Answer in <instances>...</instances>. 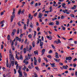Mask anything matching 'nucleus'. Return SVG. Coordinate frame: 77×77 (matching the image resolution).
<instances>
[{
  "instance_id": "f257e3e1",
  "label": "nucleus",
  "mask_w": 77,
  "mask_h": 77,
  "mask_svg": "<svg viewBox=\"0 0 77 77\" xmlns=\"http://www.w3.org/2000/svg\"><path fill=\"white\" fill-rule=\"evenodd\" d=\"M9 53H10V54L9 55L10 61L14 60L15 59H14V55L12 54V51H11V49H10Z\"/></svg>"
},
{
  "instance_id": "f03ea898",
  "label": "nucleus",
  "mask_w": 77,
  "mask_h": 77,
  "mask_svg": "<svg viewBox=\"0 0 77 77\" xmlns=\"http://www.w3.org/2000/svg\"><path fill=\"white\" fill-rule=\"evenodd\" d=\"M15 8H14L13 9V12H12V15L11 16V22H12L14 18H15Z\"/></svg>"
},
{
  "instance_id": "7ed1b4c3",
  "label": "nucleus",
  "mask_w": 77,
  "mask_h": 77,
  "mask_svg": "<svg viewBox=\"0 0 77 77\" xmlns=\"http://www.w3.org/2000/svg\"><path fill=\"white\" fill-rule=\"evenodd\" d=\"M9 63V68H10L11 67V64L12 66H14V60L13 61H11Z\"/></svg>"
},
{
  "instance_id": "20e7f679",
  "label": "nucleus",
  "mask_w": 77,
  "mask_h": 77,
  "mask_svg": "<svg viewBox=\"0 0 77 77\" xmlns=\"http://www.w3.org/2000/svg\"><path fill=\"white\" fill-rule=\"evenodd\" d=\"M42 17V13H41V12H39L38 14V18H41Z\"/></svg>"
},
{
  "instance_id": "39448f33",
  "label": "nucleus",
  "mask_w": 77,
  "mask_h": 77,
  "mask_svg": "<svg viewBox=\"0 0 77 77\" xmlns=\"http://www.w3.org/2000/svg\"><path fill=\"white\" fill-rule=\"evenodd\" d=\"M71 59H72V57H66V60H71Z\"/></svg>"
},
{
  "instance_id": "423d86ee",
  "label": "nucleus",
  "mask_w": 77,
  "mask_h": 77,
  "mask_svg": "<svg viewBox=\"0 0 77 77\" xmlns=\"http://www.w3.org/2000/svg\"><path fill=\"white\" fill-rule=\"evenodd\" d=\"M54 59L57 62H60V59H57L56 58H54Z\"/></svg>"
},
{
  "instance_id": "0eeeda50",
  "label": "nucleus",
  "mask_w": 77,
  "mask_h": 77,
  "mask_svg": "<svg viewBox=\"0 0 77 77\" xmlns=\"http://www.w3.org/2000/svg\"><path fill=\"white\" fill-rule=\"evenodd\" d=\"M45 49H43L42 51V55H43L44 54V53H45Z\"/></svg>"
},
{
  "instance_id": "6e6552de",
  "label": "nucleus",
  "mask_w": 77,
  "mask_h": 77,
  "mask_svg": "<svg viewBox=\"0 0 77 77\" xmlns=\"http://www.w3.org/2000/svg\"><path fill=\"white\" fill-rule=\"evenodd\" d=\"M30 27H31V28H33V24H32V23L31 22L29 24Z\"/></svg>"
},
{
  "instance_id": "1a4fd4ad",
  "label": "nucleus",
  "mask_w": 77,
  "mask_h": 77,
  "mask_svg": "<svg viewBox=\"0 0 77 77\" xmlns=\"http://www.w3.org/2000/svg\"><path fill=\"white\" fill-rule=\"evenodd\" d=\"M6 65V66L7 67H9V63H8V60H7Z\"/></svg>"
},
{
  "instance_id": "9d476101",
  "label": "nucleus",
  "mask_w": 77,
  "mask_h": 77,
  "mask_svg": "<svg viewBox=\"0 0 77 77\" xmlns=\"http://www.w3.org/2000/svg\"><path fill=\"white\" fill-rule=\"evenodd\" d=\"M67 11H68V10L66 9L63 10V12L64 14H65V13H66V12Z\"/></svg>"
},
{
  "instance_id": "9b49d317",
  "label": "nucleus",
  "mask_w": 77,
  "mask_h": 77,
  "mask_svg": "<svg viewBox=\"0 0 77 77\" xmlns=\"http://www.w3.org/2000/svg\"><path fill=\"white\" fill-rule=\"evenodd\" d=\"M23 74H24V75L25 77H27V73L26 72H23Z\"/></svg>"
},
{
  "instance_id": "f8f14e48",
  "label": "nucleus",
  "mask_w": 77,
  "mask_h": 77,
  "mask_svg": "<svg viewBox=\"0 0 77 77\" xmlns=\"http://www.w3.org/2000/svg\"><path fill=\"white\" fill-rule=\"evenodd\" d=\"M34 54L38 55V52L37 51H34Z\"/></svg>"
},
{
  "instance_id": "ddd939ff",
  "label": "nucleus",
  "mask_w": 77,
  "mask_h": 77,
  "mask_svg": "<svg viewBox=\"0 0 77 77\" xmlns=\"http://www.w3.org/2000/svg\"><path fill=\"white\" fill-rule=\"evenodd\" d=\"M26 59H27L28 60H29L28 59H30V55L28 56V57L27 58H26Z\"/></svg>"
},
{
  "instance_id": "4468645a",
  "label": "nucleus",
  "mask_w": 77,
  "mask_h": 77,
  "mask_svg": "<svg viewBox=\"0 0 77 77\" xmlns=\"http://www.w3.org/2000/svg\"><path fill=\"white\" fill-rule=\"evenodd\" d=\"M40 47H42V46L43 45V43L42 42H41L40 43Z\"/></svg>"
},
{
  "instance_id": "2eb2a0df",
  "label": "nucleus",
  "mask_w": 77,
  "mask_h": 77,
  "mask_svg": "<svg viewBox=\"0 0 77 77\" xmlns=\"http://www.w3.org/2000/svg\"><path fill=\"white\" fill-rule=\"evenodd\" d=\"M16 59H18V60H19V58H18V54H16Z\"/></svg>"
},
{
  "instance_id": "dca6fc26",
  "label": "nucleus",
  "mask_w": 77,
  "mask_h": 77,
  "mask_svg": "<svg viewBox=\"0 0 77 77\" xmlns=\"http://www.w3.org/2000/svg\"><path fill=\"white\" fill-rule=\"evenodd\" d=\"M18 72L19 74H22V71H21V70L18 71Z\"/></svg>"
},
{
  "instance_id": "f3484780",
  "label": "nucleus",
  "mask_w": 77,
  "mask_h": 77,
  "mask_svg": "<svg viewBox=\"0 0 77 77\" xmlns=\"http://www.w3.org/2000/svg\"><path fill=\"white\" fill-rule=\"evenodd\" d=\"M51 64L52 67H53V68H54V65H55V63H52V64Z\"/></svg>"
},
{
  "instance_id": "a211bd4d",
  "label": "nucleus",
  "mask_w": 77,
  "mask_h": 77,
  "mask_svg": "<svg viewBox=\"0 0 77 77\" xmlns=\"http://www.w3.org/2000/svg\"><path fill=\"white\" fill-rule=\"evenodd\" d=\"M35 68L37 71H39V67H38V66L35 67Z\"/></svg>"
},
{
  "instance_id": "6ab92c4d",
  "label": "nucleus",
  "mask_w": 77,
  "mask_h": 77,
  "mask_svg": "<svg viewBox=\"0 0 77 77\" xmlns=\"http://www.w3.org/2000/svg\"><path fill=\"white\" fill-rule=\"evenodd\" d=\"M50 23H49V25H51V26H53V25H54V23L53 22H50Z\"/></svg>"
},
{
  "instance_id": "aec40b11",
  "label": "nucleus",
  "mask_w": 77,
  "mask_h": 77,
  "mask_svg": "<svg viewBox=\"0 0 77 77\" xmlns=\"http://www.w3.org/2000/svg\"><path fill=\"white\" fill-rule=\"evenodd\" d=\"M7 39H8V41L9 40H10V35H8V37H7Z\"/></svg>"
},
{
  "instance_id": "412c9836",
  "label": "nucleus",
  "mask_w": 77,
  "mask_h": 77,
  "mask_svg": "<svg viewBox=\"0 0 77 77\" xmlns=\"http://www.w3.org/2000/svg\"><path fill=\"white\" fill-rule=\"evenodd\" d=\"M24 11H25V10L24 9H23L22 11H21V14H24Z\"/></svg>"
},
{
  "instance_id": "4be33fe9",
  "label": "nucleus",
  "mask_w": 77,
  "mask_h": 77,
  "mask_svg": "<svg viewBox=\"0 0 77 77\" xmlns=\"http://www.w3.org/2000/svg\"><path fill=\"white\" fill-rule=\"evenodd\" d=\"M23 52L24 53H26V48H24L23 50Z\"/></svg>"
},
{
  "instance_id": "5701e85b",
  "label": "nucleus",
  "mask_w": 77,
  "mask_h": 77,
  "mask_svg": "<svg viewBox=\"0 0 77 77\" xmlns=\"http://www.w3.org/2000/svg\"><path fill=\"white\" fill-rule=\"evenodd\" d=\"M47 57L48 58H50V59H51V58H52L51 56L50 55H48Z\"/></svg>"
},
{
  "instance_id": "b1692460",
  "label": "nucleus",
  "mask_w": 77,
  "mask_h": 77,
  "mask_svg": "<svg viewBox=\"0 0 77 77\" xmlns=\"http://www.w3.org/2000/svg\"><path fill=\"white\" fill-rule=\"evenodd\" d=\"M21 13V10L20 9L18 12V14H19V15H20V13Z\"/></svg>"
},
{
  "instance_id": "393cba45",
  "label": "nucleus",
  "mask_w": 77,
  "mask_h": 77,
  "mask_svg": "<svg viewBox=\"0 0 77 77\" xmlns=\"http://www.w3.org/2000/svg\"><path fill=\"white\" fill-rule=\"evenodd\" d=\"M32 45L33 47H35V42H33L32 43Z\"/></svg>"
},
{
  "instance_id": "a878e982",
  "label": "nucleus",
  "mask_w": 77,
  "mask_h": 77,
  "mask_svg": "<svg viewBox=\"0 0 77 77\" xmlns=\"http://www.w3.org/2000/svg\"><path fill=\"white\" fill-rule=\"evenodd\" d=\"M38 60L39 63H40L41 62V58L39 57L38 59Z\"/></svg>"
},
{
  "instance_id": "bb28decb",
  "label": "nucleus",
  "mask_w": 77,
  "mask_h": 77,
  "mask_svg": "<svg viewBox=\"0 0 77 77\" xmlns=\"http://www.w3.org/2000/svg\"><path fill=\"white\" fill-rule=\"evenodd\" d=\"M44 59L45 60H46L47 62H48V60H47V59L45 57L44 58Z\"/></svg>"
},
{
  "instance_id": "cd10ccee",
  "label": "nucleus",
  "mask_w": 77,
  "mask_h": 77,
  "mask_svg": "<svg viewBox=\"0 0 77 77\" xmlns=\"http://www.w3.org/2000/svg\"><path fill=\"white\" fill-rule=\"evenodd\" d=\"M13 45H11L12 50L14 51V50H15V47H14V46H13Z\"/></svg>"
},
{
  "instance_id": "c85d7f7f",
  "label": "nucleus",
  "mask_w": 77,
  "mask_h": 77,
  "mask_svg": "<svg viewBox=\"0 0 77 77\" xmlns=\"http://www.w3.org/2000/svg\"><path fill=\"white\" fill-rule=\"evenodd\" d=\"M61 5L63 7L64 6H65L66 5V4L65 3H63L61 4Z\"/></svg>"
},
{
  "instance_id": "c756f323",
  "label": "nucleus",
  "mask_w": 77,
  "mask_h": 77,
  "mask_svg": "<svg viewBox=\"0 0 77 77\" xmlns=\"http://www.w3.org/2000/svg\"><path fill=\"white\" fill-rule=\"evenodd\" d=\"M57 41H58L57 42H58V44H59V43H61V42L60 41V39H58Z\"/></svg>"
},
{
  "instance_id": "7c9ffc66",
  "label": "nucleus",
  "mask_w": 77,
  "mask_h": 77,
  "mask_svg": "<svg viewBox=\"0 0 77 77\" xmlns=\"http://www.w3.org/2000/svg\"><path fill=\"white\" fill-rule=\"evenodd\" d=\"M20 32V29L19 28L17 29V34H18Z\"/></svg>"
},
{
  "instance_id": "2f4dec72",
  "label": "nucleus",
  "mask_w": 77,
  "mask_h": 77,
  "mask_svg": "<svg viewBox=\"0 0 77 77\" xmlns=\"http://www.w3.org/2000/svg\"><path fill=\"white\" fill-rule=\"evenodd\" d=\"M65 16L62 15L61 17V19H63V18H65Z\"/></svg>"
},
{
  "instance_id": "473e14b6",
  "label": "nucleus",
  "mask_w": 77,
  "mask_h": 77,
  "mask_svg": "<svg viewBox=\"0 0 77 77\" xmlns=\"http://www.w3.org/2000/svg\"><path fill=\"white\" fill-rule=\"evenodd\" d=\"M56 25H59V21H56Z\"/></svg>"
},
{
  "instance_id": "72a5a7b5",
  "label": "nucleus",
  "mask_w": 77,
  "mask_h": 77,
  "mask_svg": "<svg viewBox=\"0 0 77 77\" xmlns=\"http://www.w3.org/2000/svg\"><path fill=\"white\" fill-rule=\"evenodd\" d=\"M19 70L18 71H21V66H19L18 67Z\"/></svg>"
},
{
  "instance_id": "f704fd0d",
  "label": "nucleus",
  "mask_w": 77,
  "mask_h": 77,
  "mask_svg": "<svg viewBox=\"0 0 77 77\" xmlns=\"http://www.w3.org/2000/svg\"><path fill=\"white\" fill-rule=\"evenodd\" d=\"M26 24H24V29L25 30V29H26Z\"/></svg>"
},
{
  "instance_id": "c9c22d12",
  "label": "nucleus",
  "mask_w": 77,
  "mask_h": 77,
  "mask_svg": "<svg viewBox=\"0 0 77 77\" xmlns=\"http://www.w3.org/2000/svg\"><path fill=\"white\" fill-rule=\"evenodd\" d=\"M28 37H29V38H32V35L31 34L29 35H28Z\"/></svg>"
},
{
  "instance_id": "e433bc0d",
  "label": "nucleus",
  "mask_w": 77,
  "mask_h": 77,
  "mask_svg": "<svg viewBox=\"0 0 77 77\" xmlns=\"http://www.w3.org/2000/svg\"><path fill=\"white\" fill-rule=\"evenodd\" d=\"M5 23V20H3V21H2L1 22V24H3V23Z\"/></svg>"
},
{
  "instance_id": "4c0bfd02",
  "label": "nucleus",
  "mask_w": 77,
  "mask_h": 77,
  "mask_svg": "<svg viewBox=\"0 0 77 77\" xmlns=\"http://www.w3.org/2000/svg\"><path fill=\"white\" fill-rule=\"evenodd\" d=\"M63 68H64V69H67V68H66V67L65 66H63Z\"/></svg>"
},
{
  "instance_id": "58836bf2",
  "label": "nucleus",
  "mask_w": 77,
  "mask_h": 77,
  "mask_svg": "<svg viewBox=\"0 0 77 77\" xmlns=\"http://www.w3.org/2000/svg\"><path fill=\"white\" fill-rule=\"evenodd\" d=\"M70 16L71 17H74V18H75V17H74V15L73 14H72L70 15Z\"/></svg>"
},
{
  "instance_id": "ea45409f",
  "label": "nucleus",
  "mask_w": 77,
  "mask_h": 77,
  "mask_svg": "<svg viewBox=\"0 0 77 77\" xmlns=\"http://www.w3.org/2000/svg\"><path fill=\"white\" fill-rule=\"evenodd\" d=\"M37 13H35L33 15V16H34V17H36V16H37Z\"/></svg>"
},
{
  "instance_id": "a19ab883",
  "label": "nucleus",
  "mask_w": 77,
  "mask_h": 77,
  "mask_svg": "<svg viewBox=\"0 0 77 77\" xmlns=\"http://www.w3.org/2000/svg\"><path fill=\"white\" fill-rule=\"evenodd\" d=\"M52 53H53V51H52V50H50L48 52V53L49 54Z\"/></svg>"
},
{
  "instance_id": "79ce46f5",
  "label": "nucleus",
  "mask_w": 77,
  "mask_h": 77,
  "mask_svg": "<svg viewBox=\"0 0 77 77\" xmlns=\"http://www.w3.org/2000/svg\"><path fill=\"white\" fill-rule=\"evenodd\" d=\"M52 39V37H51V36L49 35V40H51V39Z\"/></svg>"
},
{
  "instance_id": "37998d69",
  "label": "nucleus",
  "mask_w": 77,
  "mask_h": 77,
  "mask_svg": "<svg viewBox=\"0 0 77 77\" xmlns=\"http://www.w3.org/2000/svg\"><path fill=\"white\" fill-rule=\"evenodd\" d=\"M51 45L53 48H54V49H56V48H55V47H54V45Z\"/></svg>"
},
{
  "instance_id": "c03bdc74",
  "label": "nucleus",
  "mask_w": 77,
  "mask_h": 77,
  "mask_svg": "<svg viewBox=\"0 0 77 77\" xmlns=\"http://www.w3.org/2000/svg\"><path fill=\"white\" fill-rule=\"evenodd\" d=\"M27 61V60L26 59H25L23 60V63H26V62Z\"/></svg>"
},
{
  "instance_id": "a18cd8bd",
  "label": "nucleus",
  "mask_w": 77,
  "mask_h": 77,
  "mask_svg": "<svg viewBox=\"0 0 77 77\" xmlns=\"http://www.w3.org/2000/svg\"><path fill=\"white\" fill-rule=\"evenodd\" d=\"M18 39H19V38L18 37H16V41H18Z\"/></svg>"
},
{
  "instance_id": "49530a36",
  "label": "nucleus",
  "mask_w": 77,
  "mask_h": 77,
  "mask_svg": "<svg viewBox=\"0 0 77 77\" xmlns=\"http://www.w3.org/2000/svg\"><path fill=\"white\" fill-rule=\"evenodd\" d=\"M26 69V66H24L23 68V70H25Z\"/></svg>"
},
{
  "instance_id": "de8ad7c7",
  "label": "nucleus",
  "mask_w": 77,
  "mask_h": 77,
  "mask_svg": "<svg viewBox=\"0 0 77 77\" xmlns=\"http://www.w3.org/2000/svg\"><path fill=\"white\" fill-rule=\"evenodd\" d=\"M34 60H35L34 61H37V60H36V58L35 57H34Z\"/></svg>"
},
{
  "instance_id": "09e8293b",
  "label": "nucleus",
  "mask_w": 77,
  "mask_h": 77,
  "mask_svg": "<svg viewBox=\"0 0 77 77\" xmlns=\"http://www.w3.org/2000/svg\"><path fill=\"white\" fill-rule=\"evenodd\" d=\"M32 46H30L29 48V50H32Z\"/></svg>"
},
{
  "instance_id": "8fccbe9b",
  "label": "nucleus",
  "mask_w": 77,
  "mask_h": 77,
  "mask_svg": "<svg viewBox=\"0 0 77 77\" xmlns=\"http://www.w3.org/2000/svg\"><path fill=\"white\" fill-rule=\"evenodd\" d=\"M4 14V12H2L1 13V15L2 16Z\"/></svg>"
},
{
  "instance_id": "3c124183",
  "label": "nucleus",
  "mask_w": 77,
  "mask_h": 77,
  "mask_svg": "<svg viewBox=\"0 0 77 77\" xmlns=\"http://www.w3.org/2000/svg\"><path fill=\"white\" fill-rule=\"evenodd\" d=\"M37 31H38V32H39V30H40V28L38 27L37 28Z\"/></svg>"
},
{
  "instance_id": "603ef678",
  "label": "nucleus",
  "mask_w": 77,
  "mask_h": 77,
  "mask_svg": "<svg viewBox=\"0 0 77 77\" xmlns=\"http://www.w3.org/2000/svg\"><path fill=\"white\" fill-rule=\"evenodd\" d=\"M36 63H37V61H34V64L35 65H37Z\"/></svg>"
},
{
  "instance_id": "864d4df0",
  "label": "nucleus",
  "mask_w": 77,
  "mask_h": 77,
  "mask_svg": "<svg viewBox=\"0 0 77 77\" xmlns=\"http://www.w3.org/2000/svg\"><path fill=\"white\" fill-rule=\"evenodd\" d=\"M55 57L57 59H59V56H58V55H55Z\"/></svg>"
},
{
  "instance_id": "5fc2aeb1",
  "label": "nucleus",
  "mask_w": 77,
  "mask_h": 77,
  "mask_svg": "<svg viewBox=\"0 0 77 77\" xmlns=\"http://www.w3.org/2000/svg\"><path fill=\"white\" fill-rule=\"evenodd\" d=\"M20 59H21L22 60V59H23V56H22V55H20Z\"/></svg>"
},
{
  "instance_id": "6e6d98bb",
  "label": "nucleus",
  "mask_w": 77,
  "mask_h": 77,
  "mask_svg": "<svg viewBox=\"0 0 77 77\" xmlns=\"http://www.w3.org/2000/svg\"><path fill=\"white\" fill-rule=\"evenodd\" d=\"M23 45H21V46L20 48V50H22V49H23Z\"/></svg>"
},
{
  "instance_id": "4d7b16f0",
  "label": "nucleus",
  "mask_w": 77,
  "mask_h": 77,
  "mask_svg": "<svg viewBox=\"0 0 77 77\" xmlns=\"http://www.w3.org/2000/svg\"><path fill=\"white\" fill-rule=\"evenodd\" d=\"M2 69L4 71H5V70H6V68H5V67H3Z\"/></svg>"
},
{
  "instance_id": "13d9d810",
  "label": "nucleus",
  "mask_w": 77,
  "mask_h": 77,
  "mask_svg": "<svg viewBox=\"0 0 77 77\" xmlns=\"http://www.w3.org/2000/svg\"><path fill=\"white\" fill-rule=\"evenodd\" d=\"M14 74H15L16 73V72H17V71H16V69H14Z\"/></svg>"
},
{
  "instance_id": "bf43d9fd",
  "label": "nucleus",
  "mask_w": 77,
  "mask_h": 77,
  "mask_svg": "<svg viewBox=\"0 0 77 77\" xmlns=\"http://www.w3.org/2000/svg\"><path fill=\"white\" fill-rule=\"evenodd\" d=\"M31 18V14H30L29 15V18Z\"/></svg>"
},
{
  "instance_id": "052dcab7",
  "label": "nucleus",
  "mask_w": 77,
  "mask_h": 77,
  "mask_svg": "<svg viewBox=\"0 0 77 77\" xmlns=\"http://www.w3.org/2000/svg\"><path fill=\"white\" fill-rule=\"evenodd\" d=\"M76 66H77V65H76V64L74 63L73 64V66L74 67H76Z\"/></svg>"
},
{
  "instance_id": "680f3d73",
  "label": "nucleus",
  "mask_w": 77,
  "mask_h": 77,
  "mask_svg": "<svg viewBox=\"0 0 77 77\" xmlns=\"http://www.w3.org/2000/svg\"><path fill=\"white\" fill-rule=\"evenodd\" d=\"M1 49H3V45H1Z\"/></svg>"
},
{
  "instance_id": "e2e57ef3",
  "label": "nucleus",
  "mask_w": 77,
  "mask_h": 77,
  "mask_svg": "<svg viewBox=\"0 0 77 77\" xmlns=\"http://www.w3.org/2000/svg\"><path fill=\"white\" fill-rule=\"evenodd\" d=\"M15 35V33H14V32H13L11 34V35L13 36Z\"/></svg>"
},
{
  "instance_id": "0e129e2a",
  "label": "nucleus",
  "mask_w": 77,
  "mask_h": 77,
  "mask_svg": "<svg viewBox=\"0 0 77 77\" xmlns=\"http://www.w3.org/2000/svg\"><path fill=\"white\" fill-rule=\"evenodd\" d=\"M34 3V1H32V2L30 3L31 5H33Z\"/></svg>"
},
{
  "instance_id": "69168bd1",
  "label": "nucleus",
  "mask_w": 77,
  "mask_h": 77,
  "mask_svg": "<svg viewBox=\"0 0 77 77\" xmlns=\"http://www.w3.org/2000/svg\"><path fill=\"white\" fill-rule=\"evenodd\" d=\"M23 75V74H19V77H22Z\"/></svg>"
},
{
  "instance_id": "338daca9",
  "label": "nucleus",
  "mask_w": 77,
  "mask_h": 77,
  "mask_svg": "<svg viewBox=\"0 0 77 77\" xmlns=\"http://www.w3.org/2000/svg\"><path fill=\"white\" fill-rule=\"evenodd\" d=\"M15 45L16 46L17 45V41H16L15 42Z\"/></svg>"
},
{
  "instance_id": "774afa93",
  "label": "nucleus",
  "mask_w": 77,
  "mask_h": 77,
  "mask_svg": "<svg viewBox=\"0 0 77 77\" xmlns=\"http://www.w3.org/2000/svg\"><path fill=\"white\" fill-rule=\"evenodd\" d=\"M77 60V58H75V59H73V61L75 62Z\"/></svg>"
}]
</instances>
